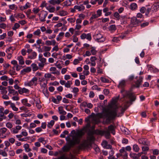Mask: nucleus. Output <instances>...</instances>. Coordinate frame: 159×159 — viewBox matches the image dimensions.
Masks as SVG:
<instances>
[{"instance_id": "nucleus-30", "label": "nucleus", "mask_w": 159, "mask_h": 159, "mask_svg": "<svg viewBox=\"0 0 159 159\" xmlns=\"http://www.w3.org/2000/svg\"><path fill=\"white\" fill-rule=\"evenodd\" d=\"M4 108L3 107L0 108V117H4V118H7V117L4 115L3 111Z\"/></svg>"}, {"instance_id": "nucleus-34", "label": "nucleus", "mask_w": 159, "mask_h": 159, "mask_svg": "<svg viewBox=\"0 0 159 159\" xmlns=\"http://www.w3.org/2000/svg\"><path fill=\"white\" fill-rule=\"evenodd\" d=\"M10 107L11 108L12 110L13 111H17L18 110V108L16 107L15 104L14 103L11 104V105L10 106Z\"/></svg>"}, {"instance_id": "nucleus-3", "label": "nucleus", "mask_w": 159, "mask_h": 159, "mask_svg": "<svg viewBox=\"0 0 159 159\" xmlns=\"http://www.w3.org/2000/svg\"><path fill=\"white\" fill-rule=\"evenodd\" d=\"M120 93L123 98H129L130 102L132 103L133 102L135 101L136 99V96L133 93H130L123 89L121 90Z\"/></svg>"}, {"instance_id": "nucleus-32", "label": "nucleus", "mask_w": 159, "mask_h": 159, "mask_svg": "<svg viewBox=\"0 0 159 159\" xmlns=\"http://www.w3.org/2000/svg\"><path fill=\"white\" fill-rule=\"evenodd\" d=\"M103 134H105V136L107 138H109L110 136V133L106 130H104L102 132Z\"/></svg>"}, {"instance_id": "nucleus-41", "label": "nucleus", "mask_w": 159, "mask_h": 159, "mask_svg": "<svg viewBox=\"0 0 159 159\" xmlns=\"http://www.w3.org/2000/svg\"><path fill=\"white\" fill-rule=\"evenodd\" d=\"M130 157L134 159H136L137 158V154L131 152L129 154Z\"/></svg>"}, {"instance_id": "nucleus-48", "label": "nucleus", "mask_w": 159, "mask_h": 159, "mask_svg": "<svg viewBox=\"0 0 159 159\" xmlns=\"http://www.w3.org/2000/svg\"><path fill=\"white\" fill-rule=\"evenodd\" d=\"M44 77L46 78L49 79L52 78V77H54V76H52L51 74L50 73H46L44 75Z\"/></svg>"}, {"instance_id": "nucleus-58", "label": "nucleus", "mask_w": 159, "mask_h": 159, "mask_svg": "<svg viewBox=\"0 0 159 159\" xmlns=\"http://www.w3.org/2000/svg\"><path fill=\"white\" fill-rule=\"evenodd\" d=\"M119 152L120 154H123L127 152L125 150V148L122 147L121 149L119 150Z\"/></svg>"}, {"instance_id": "nucleus-49", "label": "nucleus", "mask_w": 159, "mask_h": 159, "mask_svg": "<svg viewBox=\"0 0 159 159\" xmlns=\"http://www.w3.org/2000/svg\"><path fill=\"white\" fill-rule=\"evenodd\" d=\"M45 64H44V63H43L41 62L39 63V64H38V66H39V69L40 70H42L43 69V67H44V66Z\"/></svg>"}, {"instance_id": "nucleus-35", "label": "nucleus", "mask_w": 159, "mask_h": 159, "mask_svg": "<svg viewBox=\"0 0 159 159\" xmlns=\"http://www.w3.org/2000/svg\"><path fill=\"white\" fill-rule=\"evenodd\" d=\"M116 29L115 25H112L109 27V30L110 31H114Z\"/></svg>"}, {"instance_id": "nucleus-61", "label": "nucleus", "mask_w": 159, "mask_h": 159, "mask_svg": "<svg viewBox=\"0 0 159 159\" xmlns=\"http://www.w3.org/2000/svg\"><path fill=\"white\" fill-rule=\"evenodd\" d=\"M67 20L69 22L72 23L75 21V18H68Z\"/></svg>"}, {"instance_id": "nucleus-29", "label": "nucleus", "mask_w": 159, "mask_h": 159, "mask_svg": "<svg viewBox=\"0 0 159 159\" xmlns=\"http://www.w3.org/2000/svg\"><path fill=\"white\" fill-rule=\"evenodd\" d=\"M133 149L134 152H139L140 148L138 145L136 144H135L133 145Z\"/></svg>"}, {"instance_id": "nucleus-33", "label": "nucleus", "mask_w": 159, "mask_h": 159, "mask_svg": "<svg viewBox=\"0 0 159 159\" xmlns=\"http://www.w3.org/2000/svg\"><path fill=\"white\" fill-rule=\"evenodd\" d=\"M46 9L50 13L53 12L55 11V8L53 7H46Z\"/></svg>"}, {"instance_id": "nucleus-10", "label": "nucleus", "mask_w": 159, "mask_h": 159, "mask_svg": "<svg viewBox=\"0 0 159 159\" xmlns=\"http://www.w3.org/2000/svg\"><path fill=\"white\" fill-rule=\"evenodd\" d=\"M8 91L9 92L8 94H12L13 95H18L17 92L15 91L14 89H13L12 86H9L8 87Z\"/></svg>"}, {"instance_id": "nucleus-7", "label": "nucleus", "mask_w": 159, "mask_h": 159, "mask_svg": "<svg viewBox=\"0 0 159 159\" xmlns=\"http://www.w3.org/2000/svg\"><path fill=\"white\" fill-rule=\"evenodd\" d=\"M91 145L87 139L83 140L80 144V147L82 148H85L88 147Z\"/></svg>"}, {"instance_id": "nucleus-5", "label": "nucleus", "mask_w": 159, "mask_h": 159, "mask_svg": "<svg viewBox=\"0 0 159 159\" xmlns=\"http://www.w3.org/2000/svg\"><path fill=\"white\" fill-rule=\"evenodd\" d=\"M48 14V12L43 10H42L40 13H38V15L40 21L41 22H44L46 20L45 18Z\"/></svg>"}, {"instance_id": "nucleus-2", "label": "nucleus", "mask_w": 159, "mask_h": 159, "mask_svg": "<svg viewBox=\"0 0 159 159\" xmlns=\"http://www.w3.org/2000/svg\"><path fill=\"white\" fill-rule=\"evenodd\" d=\"M87 127H84L82 129L77 131L75 133V135L73 136L72 140H70L69 142L68 145L65 146L63 147V150L64 151H68L72 146L75 144H79L80 142V139L87 131Z\"/></svg>"}, {"instance_id": "nucleus-47", "label": "nucleus", "mask_w": 159, "mask_h": 159, "mask_svg": "<svg viewBox=\"0 0 159 159\" xmlns=\"http://www.w3.org/2000/svg\"><path fill=\"white\" fill-rule=\"evenodd\" d=\"M91 53L93 55H95L97 53V51L95 50V48L94 47H92L91 50L90 51Z\"/></svg>"}, {"instance_id": "nucleus-9", "label": "nucleus", "mask_w": 159, "mask_h": 159, "mask_svg": "<svg viewBox=\"0 0 159 159\" xmlns=\"http://www.w3.org/2000/svg\"><path fill=\"white\" fill-rule=\"evenodd\" d=\"M141 22V21L138 19L136 17H134L131 18V23L134 26L138 25Z\"/></svg>"}, {"instance_id": "nucleus-1", "label": "nucleus", "mask_w": 159, "mask_h": 159, "mask_svg": "<svg viewBox=\"0 0 159 159\" xmlns=\"http://www.w3.org/2000/svg\"><path fill=\"white\" fill-rule=\"evenodd\" d=\"M127 108L126 106L123 107L118 106L117 99H115L111 101L109 108L103 109L102 112L97 114L96 116L99 118H106V122H109L116 116H122Z\"/></svg>"}, {"instance_id": "nucleus-59", "label": "nucleus", "mask_w": 159, "mask_h": 159, "mask_svg": "<svg viewBox=\"0 0 159 159\" xmlns=\"http://www.w3.org/2000/svg\"><path fill=\"white\" fill-rule=\"evenodd\" d=\"M6 126L8 128L11 129L13 125L11 123L8 122L6 124Z\"/></svg>"}, {"instance_id": "nucleus-45", "label": "nucleus", "mask_w": 159, "mask_h": 159, "mask_svg": "<svg viewBox=\"0 0 159 159\" xmlns=\"http://www.w3.org/2000/svg\"><path fill=\"white\" fill-rule=\"evenodd\" d=\"M39 11L40 10L39 8L37 7H34L32 9L33 13L35 14L38 13Z\"/></svg>"}, {"instance_id": "nucleus-38", "label": "nucleus", "mask_w": 159, "mask_h": 159, "mask_svg": "<svg viewBox=\"0 0 159 159\" xmlns=\"http://www.w3.org/2000/svg\"><path fill=\"white\" fill-rule=\"evenodd\" d=\"M54 124V121L53 120H51L48 123L47 126L49 128H51Z\"/></svg>"}, {"instance_id": "nucleus-4", "label": "nucleus", "mask_w": 159, "mask_h": 159, "mask_svg": "<svg viewBox=\"0 0 159 159\" xmlns=\"http://www.w3.org/2000/svg\"><path fill=\"white\" fill-rule=\"evenodd\" d=\"M93 37L94 38L96 39V41L98 42H102L105 40V37L100 32H96Z\"/></svg>"}, {"instance_id": "nucleus-28", "label": "nucleus", "mask_w": 159, "mask_h": 159, "mask_svg": "<svg viewBox=\"0 0 159 159\" xmlns=\"http://www.w3.org/2000/svg\"><path fill=\"white\" fill-rule=\"evenodd\" d=\"M31 66L32 69V70L34 71H35L37 70H38L39 69V67L37 66V65L34 63H32L31 65Z\"/></svg>"}, {"instance_id": "nucleus-62", "label": "nucleus", "mask_w": 159, "mask_h": 159, "mask_svg": "<svg viewBox=\"0 0 159 159\" xmlns=\"http://www.w3.org/2000/svg\"><path fill=\"white\" fill-rule=\"evenodd\" d=\"M0 154L3 157H7V153L5 151H3L2 150H0Z\"/></svg>"}, {"instance_id": "nucleus-43", "label": "nucleus", "mask_w": 159, "mask_h": 159, "mask_svg": "<svg viewBox=\"0 0 159 159\" xmlns=\"http://www.w3.org/2000/svg\"><path fill=\"white\" fill-rule=\"evenodd\" d=\"M9 7L10 9L11 10H16L17 8V6L14 4L10 5H9Z\"/></svg>"}, {"instance_id": "nucleus-16", "label": "nucleus", "mask_w": 159, "mask_h": 159, "mask_svg": "<svg viewBox=\"0 0 159 159\" xmlns=\"http://www.w3.org/2000/svg\"><path fill=\"white\" fill-rule=\"evenodd\" d=\"M18 92L20 94H22L24 93H28L30 92V91L28 89L23 88H20L18 90Z\"/></svg>"}, {"instance_id": "nucleus-21", "label": "nucleus", "mask_w": 159, "mask_h": 159, "mask_svg": "<svg viewBox=\"0 0 159 159\" xmlns=\"http://www.w3.org/2000/svg\"><path fill=\"white\" fill-rule=\"evenodd\" d=\"M58 110L59 113L61 115H65L66 114V112L63 110V107H59L58 108Z\"/></svg>"}, {"instance_id": "nucleus-54", "label": "nucleus", "mask_w": 159, "mask_h": 159, "mask_svg": "<svg viewBox=\"0 0 159 159\" xmlns=\"http://www.w3.org/2000/svg\"><path fill=\"white\" fill-rule=\"evenodd\" d=\"M11 132L13 134H17L19 132L18 130L16 128H13L11 129Z\"/></svg>"}, {"instance_id": "nucleus-63", "label": "nucleus", "mask_w": 159, "mask_h": 159, "mask_svg": "<svg viewBox=\"0 0 159 159\" xmlns=\"http://www.w3.org/2000/svg\"><path fill=\"white\" fill-rule=\"evenodd\" d=\"M97 15L99 17L101 16L102 14V10L98 9V10L97 11Z\"/></svg>"}, {"instance_id": "nucleus-22", "label": "nucleus", "mask_w": 159, "mask_h": 159, "mask_svg": "<svg viewBox=\"0 0 159 159\" xmlns=\"http://www.w3.org/2000/svg\"><path fill=\"white\" fill-rule=\"evenodd\" d=\"M129 8L132 11L135 10L137 9L138 6L136 3H133L130 5Z\"/></svg>"}, {"instance_id": "nucleus-50", "label": "nucleus", "mask_w": 159, "mask_h": 159, "mask_svg": "<svg viewBox=\"0 0 159 159\" xmlns=\"http://www.w3.org/2000/svg\"><path fill=\"white\" fill-rule=\"evenodd\" d=\"M48 80H47L45 82H44L43 84L42 83L40 84V85L42 87H43L44 89H46L47 88V83Z\"/></svg>"}, {"instance_id": "nucleus-14", "label": "nucleus", "mask_w": 159, "mask_h": 159, "mask_svg": "<svg viewBox=\"0 0 159 159\" xmlns=\"http://www.w3.org/2000/svg\"><path fill=\"white\" fill-rule=\"evenodd\" d=\"M159 8V2L154 3L151 7L152 12H156Z\"/></svg>"}, {"instance_id": "nucleus-11", "label": "nucleus", "mask_w": 159, "mask_h": 159, "mask_svg": "<svg viewBox=\"0 0 159 159\" xmlns=\"http://www.w3.org/2000/svg\"><path fill=\"white\" fill-rule=\"evenodd\" d=\"M13 49H12V47H10L6 50V52L8 53L7 56L8 59H10L11 57V54L13 52Z\"/></svg>"}, {"instance_id": "nucleus-53", "label": "nucleus", "mask_w": 159, "mask_h": 159, "mask_svg": "<svg viewBox=\"0 0 159 159\" xmlns=\"http://www.w3.org/2000/svg\"><path fill=\"white\" fill-rule=\"evenodd\" d=\"M0 79L2 80L8 81V77L7 76L5 75H3L1 77Z\"/></svg>"}, {"instance_id": "nucleus-44", "label": "nucleus", "mask_w": 159, "mask_h": 159, "mask_svg": "<svg viewBox=\"0 0 159 159\" xmlns=\"http://www.w3.org/2000/svg\"><path fill=\"white\" fill-rule=\"evenodd\" d=\"M67 14V12L66 11H61L59 12L58 15L61 16H64L66 15Z\"/></svg>"}, {"instance_id": "nucleus-60", "label": "nucleus", "mask_w": 159, "mask_h": 159, "mask_svg": "<svg viewBox=\"0 0 159 159\" xmlns=\"http://www.w3.org/2000/svg\"><path fill=\"white\" fill-rule=\"evenodd\" d=\"M21 134L22 136L24 137H26L28 135V133L26 131V130H24V131H22L21 132Z\"/></svg>"}, {"instance_id": "nucleus-40", "label": "nucleus", "mask_w": 159, "mask_h": 159, "mask_svg": "<svg viewBox=\"0 0 159 159\" xmlns=\"http://www.w3.org/2000/svg\"><path fill=\"white\" fill-rule=\"evenodd\" d=\"M72 83L71 81H68L67 82L65 83V86L67 88H70L72 84Z\"/></svg>"}, {"instance_id": "nucleus-18", "label": "nucleus", "mask_w": 159, "mask_h": 159, "mask_svg": "<svg viewBox=\"0 0 159 159\" xmlns=\"http://www.w3.org/2000/svg\"><path fill=\"white\" fill-rule=\"evenodd\" d=\"M74 8L75 9L78 10L79 11H81L84 10L85 7L83 5H75Z\"/></svg>"}, {"instance_id": "nucleus-12", "label": "nucleus", "mask_w": 159, "mask_h": 159, "mask_svg": "<svg viewBox=\"0 0 159 159\" xmlns=\"http://www.w3.org/2000/svg\"><path fill=\"white\" fill-rule=\"evenodd\" d=\"M139 143L140 144L147 146L149 144V143L147 140L144 138L139 139Z\"/></svg>"}, {"instance_id": "nucleus-17", "label": "nucleus", "mask_w": 159, "mask_h": 159, "mask_svg": "<svg viewBox=\"0 0 159 159\" xmlns=\"http://www.w3.org/2000/svg\"><path fill=\"white\" fill-rule=\"evenodd\" d=\"M37 56V54L34 51L32 52L31 54H30L28 56V58L30 59H35Z\"/></svg>"}, {"instance_id": "nucleus-19", "label": "nucleus", "mask_w": 159, "mask_h": 159, "mask_svg": "<svg viewBox=\"0 0 159 159\" xmlns=\"http://www.w3.org/2000/svg\"><path fill=\"white\" fill-rule=\"evenodd\" d=\"M17 60L18 61L19 64L20 65H23L25 63L24 57L21 56H19L17 57Z\"/></svg>"}, {"instance_id": "nucleus-6", "label": "nucleus", "mask_w": 159, "mask_h": 159, "mask_svg": "<svg viewBox=\"0 0 159 159\" xmlns=\"http://www.w3.org/2000/svg\"><path fill=\"white\" fill-rule=\"evenodd\" d=\"M38 80V78L36 77H34L30 81H25L24 83L25 86H31L34 85H36Z\"/></svg>"}, {"instance_id": "nucleus-26", "label": "nucleus", "mask_w": 159, "mask_h": 159, "mask_svg": "<svg viewBox=\"0 0 159 159\" xmlns=\"http://www.w3.org/2000/svg\"><path fill=\"white\" fill-rule=\"evenodd\" d=\"M25 151L26 152H29L31 150V149L30 148V146L28 144L25 143L23 145Z\"/></svg>"}, {"instance_id": "nucleus-51", "label": "nucleus", "mask_w": 159, "mask_h": 159, "mask_svg": "<svg viewBox=\"0 0 159 159\" xmlns=\"http://www.w3.org/2000/svg\"><path fill=\"white\" fill-rule=\"evenodd\" d=\"M120 155L124 159H127L128 153L127 152L123 154H120Z\"/></svg>"}, {"instance_id": "nucleus-25", "label": "nucleus", "mask_w": 159, "mask_h": 159, "mask_svg": "<svg viewBox=\"0 0 159 159\" xmlns=\"http://www.w3.org/2000/svg\"><path fill=\"white\" fill-rule=\"evenodd\" d=\"M6 89V87H3L2 85L0 86V90H1V92L2 94H6L7 92Z\"/></svg>"}, {"instance_id": "nucleus-13", "label": "nucleus", "mask_w": 159, "mask_h": 159, "mask_svg": "<svg viewBox=\"0 0 159 159\" xmlns=\"http://www.w3.org/2000/svg\"><path fill=\"white\" fill-rule=\"evenodd\" d=\"M107 130L108 131V132L112 134L113 135L115 134V128L113 125H111L108 126V129Z\"/></svg>"}, {"instance_id": "nucleus-46", "label": "nucleus", "mask_w": 159, "mask_h": 159, "mask_svg": "<svg viewBox=\"0 0 159 159\" xmlns=\"http://www.w3.org/2000/svg\"><path fill=\"white\" fill-rule=\"evenodd\" d=\"M113 16L114 17H115V18H116V19L117 20H120V15L118 12H115Z\"/></svg>"}, {"instance_id": "nucleus-55", "label": "nucleus", "mask_w": 159, "mask_h": 159, "mask_svg": "<svg viewBox=\"0 0 159 159\" xmlns=\"http://www.w3.org/2000/svg\"><path fill=\"white\" fill-rule=\"evenodd\" d=\"M31 4L29 2H27L25 4L24 6L25 9L30 7Z\"/></svg>"}, {"instance_id": "nucleus-20", "label": "nucleus", "mask_w": 159, "mask_h": 159, "mask_svg": "<svg viewBox=\"0 0 159 159\" xmlns=\"http://www.w3.org/2000/svg\"><path fill=\"white\" fill-rule=\"evenodd\" d=\"M56 42L54 39L52 41L47 40L45 42V44L47 45H51L53 46L55 45Z\"/></svg>"}, {"instance_id": "nucleus-37", "label": "nucleus", "mask_w": 159, "mask_h": 159, "mask_svg": "<svg viewBox=\"0 0 159 159\" xmlns=\"http://www.w3.org/2000/svg\"><path fill=\"white\" fill-rule=\"evenodd\" d=\"M43 92L45 96L47 98H48L49 97V92L48 91L47 89H44L43 91Z\"/></svg>"}, {"instance_id": "nucleus-52", "label": "nucleus", "mask_w": 159, "mask_h": 159, "mask_svg": "<svg viewBox=\"0 0 159 159\" xmlns=\"http://www.w3.org/2000/svg\"><path fill=\"white\" fill-rule=\"evenodd\" d=\"M92 89L93 90H96L98 91H100L101 88H99L97 85H94L92 87Z\"/></svg>"}, {"instance_id": "nucleus-42", "label": "nucleus", "mask_w": 159, "mask_h": 159, "mask_svg": "<svg viewBox=\"0 0 159 159\" xmlns=\"http://www.w3.org/2000/svg\"><path fill=\"white\" fill-rule=\"evenodd\" d=\"M41 32L40 30L38 29L34 32L33 34L34 35L39 36L41 34Z\"/></svg>"}, {"instance_id": "nucleus-56", "label": "nucleus", "mask_w": 159, "mask_h": 159, "mask_svg": "<svg viewBox=\"0 0 159 159\" xmlns=\"http://www.w3.org/2000/svg\"><path fill=\"white\" fill-rule=\"evenodd\" d=\"M101 81L103 83H108L109 80L106 78L102 77L101 78Z\"/></svg>"}, {"instance_id": "nucleus-31", "label": "nucleus", "mask_w": 159, "mask_h": 159, "mask_svg": "<svg viewBox=\"0 0 159 159\" xmlns=\"http://www.w3.org/2000/svg\"><path fill=\"white\" fill-rule=\"evenodd\" d=\"M7 130V129L5 127H3L0 128V136H1L2 134H5Z\"/></svg>"}, {"instance_id": "nucleus-23", "label": "nucleus", "mask_w": 159, "mask_h": 159, "mask_svg": "<svg viewBox=\"0 0 159 159\" xmlns=\"http://www.w3.org/2000/svg\"><path fill=\"white\" fill-rule=\"evenodd\" d=\"M125 80H122L120 82L118 86V87L119 88H122L121 90L123 89H124V90H125L123 88L125 86Z\"/></svg>"}, {"instance_id": "nucleus-24", "label": "nucleus", "mask_w": 159, "mask_h": 159, "mask_svg": "<svg viewBox=\"0 0 159 159\" xmlns=\"http://www.w3.org/2000/svg\"><path fill=\"white\" fill-rule=\"evenodd\" d=\"M143 82V78L140 76L136 82V84L137 87H139L140 85Z\"/></svg>"}, {"instance_id": "nucleus-64", "label": "nucleus", "mask_w": 159, "mask_h": 159, "mask_svg": "<svg viewBox=\"0 0 159 159\" xmlns=\"http://www.w3.org/2000/svg\"><path fill=\"white\" fill-rule=\"evenodd\" d=\"M29 139V137H24V138H21V139H20L19 141H26Z\"/></svg>"}, {"instance_id": "nucleus-8", "label": "nucleus", "mask_w": 159, "mask_h": 159, "mask_svg": "<svg viewBox=\"0 0 159 159\" xmlns=\"http://www.w3.org/2000/svg\"><path fill=\"white\" fill-rule=\"evenodd\" d=\"M80 37L81 39H86L90 41L92 39L91 34L90 33L86 34L84 33L80 35Z\"/></svg>"}, {"instance_id": "nucleus-36", "label": "nucleus", "mask_w": 159, "mask_h": 159, "mask_svg": "<svg viewBox=\"0 0 159 159\" xmlns=\"http://www.w3.org/2000/svg\"><path fill=\"white\" fill-rule=\"evenodd\" d=\"M98 17L96 14H93L89 19V20L90 21V23H91L93 22V19H96Z\"/></svg>"}, {"instance_id": "nucleus-39", "label": "nucleus", "mask_w": 159, "mask_h": 159, "mask_svg": "<svg viewBox=\"0 0 159 159\" xmlns=\"http://www.w3.org/2000/svg\"><path fill=\"white\" fill-rule=\"evenodd\" d=\"M31 70V69L30 67H28L26 68L23 69L22 70V72H25L28 73L30 72Z\"/></svg>"}, {"instance_id": "nucleus-27", "label": "nucleus", "mask_w": 159, "mask_h": 159, "mask_svg": "<svg viewBox=\"0 0 159 159\" xmlns=\"http://www.w3.org/2000/svg\"><path fill=\"white\" fill-rule=\"evenodd\" d=\"M95 139L94 137L92 135H91L88 137L87 140H88L89 143H90L91 145L92 143V142L95 140Z\"/></svg>"}, {"instance_id": "nucleus-57", "label": "nucleus", "mask_w": 159, "mask_h": 159, "mask_svg": "<svg viewBox=\"0 0 159 159\" xmlns=\"http://www.w3.org/2000/svg\"><path fill=\"white\" fill-rule=\"evenodd\" d=\"M20 26V25L18 23H16L15 24L14 27L12 28V29L14 30H16Z\"/></svg>"}, {"instance_id": "nucleus-15", "label": "nucleus", "mask_w": 159, "mask_h": 159, "mask_svg": "<svg viewBox=\"0 0 159 159\" xmlns=\"http://www.w3.org/2000/svg\"><path fill=\"white\" fill-rule=\"evenodd\" d=\"M102 145L103 148L107 149H111L112 148L111 146L108 144L106 141H103L102 143Z\"/></svg>"}]
</instances>
